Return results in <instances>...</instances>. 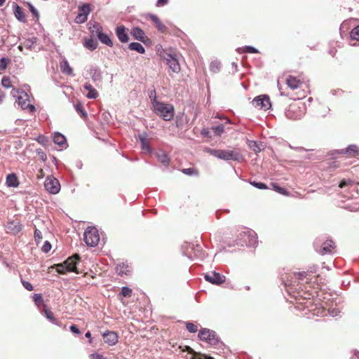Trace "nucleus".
I'll list each match as a JSON object with an SVG mask.
<instances>
[{"label": "nucleus", "instance_id": "a18cd8bd", "mask_svg": "<svg viewBox=\"0 0 359 359\" xmlns=\"http://www.w3.org/2000/svg\"><path fill=\"white\" fill-rule=\"evenodd\" d=\"M42 233L39 229H36L34 231V239L36 243H39L42 240Z\"/></svg>", "mask_w": 359, "mask_h": 359}, {"label": "nucleus", "instance_id": "39448f33", "mask_svg": "<svg viewBox=\"0 0 359 359\" xmlns=\"http://www.w3.org/2000/svg\"><path fill=\"white\" fill-rule=\"evenodd\" d=\"M200 340L206 342L211 346H216L219 342V339L215 331L208 328H203L199 331Z\"/></svg>", "mask_w": 359, "mask_h": 359}, {"label": "nucleus", "instance_id": "3c124183", "mask_svg": "<svg viewBox=\"0 0 359 359\" xmlns=\"http://www.w3.org/2000/svg\"><path fill=\"white\" fill-rule=\"evenodd\" d=\"M244 52L250 53H258V50L254 47L245 46L244 48Z\"/></svg>", "mask_w": 359, "mask_h": 359}, {"label": "nucleus", "instance_id": "c756f323", "mask_svg": "<svg viewBox=\"0 0 359 359\" xmlns=\"http://www.w3.org/2000/svg\"><path fill=\"white\" fill-rule=\"evenodd\" d=\"M158 160L165 166H168L170 163V158L168 156L164 153L161 152L158 154L157 155Z\"/></svg>", "mask_w": 359, "mask_h": 359}, {"label": "nucleus", "instance_id": "5701e85b", "mask_svg": "<svg viewBox=\"0 0 359 359\" xmlns=\"http://www.w3.org/2000/svg\"><path fill=\"white\" fill-rule=\"evenodd\" d=\"M6 184L8 187H17L19 185L18 177L15 173H11L6 177Z\"/></svg>", "mask_w": 359, "mask_h": 359}, {"label": "nucleus", "instance_id": "f3484780", "mask_svg": "<svg viewBox=\"0 0 359 359\" xmlns=\"http://www.w3.org/2000/svg\"><path fill=\"white\" fill-rule=\"evenodd\" d=\"M138 138L140 141L142 151L149 154L151 153L152 149L149 146V140L147 138V135L146 133L139 135Z\"/></svg>", "mask_w": 359, "mask_h": 359}, {"label": "nucleus", "instance_id": "5fc2aeb1", "mask_svg": "<svg viewBox=\"0 0 359 359\" xmlns=\"http://www.w3.org/2000/svg\"><path fill=\"white\" fill-rule=\"evenodd\" d=\"M306 276H307V273L305 271L299 272V273H295V276L298 279H303L304 278H306Z\"/></svg>", "mask_w": 359, "mask_h": 359}, {"label": "nucleus", "instance_id": "ddd939ff", "mask_svg": "<svg viewBox=\"0 0 359 359\" xmlns=\"http://www.w3.org/2000/svg\"><path fill=\"white\" fill-rule=\"evenodd\" d=\"M165 60H166V63L170 67V69L174 73H179L180 72V65L178 62V60L175 56L170 54H167L166 57H165Z\"/></svg>", "mask_w": 359, "mask_h": 359}, {"label": "nucleus", "instance_id": "e433bc0d", "mask_svg": "<svg viewBox=\"0 0 359 359\" xmlns=\"http://www.w3.org/2000/svg\"><path fill=\"white\" fill-rule=\"evenodd\" d=\"M350 36L352 39L359 41V25L351 30Z\"/></svg>", "mask_w": 359, "mask_h": 359}, {"label": "nucleus", "instance_id": "f8f14e48", "mask_svg": "<svg viewBox=\"0 0 359 359\" xmlns=\"http://www.w3.org/2000/svg\"><path fill=\"white\" fill-rule=\"evenodd\" d=\"M22 224L18 219H14L8 222L6 226L7 233L17 234L22 230Z\"/></svg>", "mask_w": 359, "mask_h": 359}, {"label": "nucleus", "instance_id": "0eeeda50", "mask_svg": "<svg viewBox=\"0 0 359 359\" xmlns=\"http://www.w3.org/2000/svg\"><path fill=\"white\" fill-rule=\"evenodd\" d=\"M286 116L290 119L297 120L300 118L303 112L301 107L295 103L290 104L285 111Z\"/></svg>", "mask_w": 359, "mask_h": 359}, {"label": "nucleus", "instance_id": "473e14b6", "mask_svg": "<svg viewBox=\"0 0 359 359\" xmlns=\"http://www.w3.org/2000/svg\"><path fill=\"white\" fill-rule=\"evenodd\" d=\"M182 172L187 175H198V170L194 168H184Z\"/></svg>", "mask_w": 359, "mask_h": 359}, {"label": "nucleus", "instance_id": "ea45409f", "mask_svg": "<svg viewBox=\"0 0 359 359\" xmlns=\"http://www.w3.org/2000/svg\"><path fill=\"white\" fill-rule=\"evenodd\" d=\"M36 153L38 155V156L41 161H42L43 162L46 161V160H47L46 154L41 149H37L36 150Z\"/></svg>", "mask_w": 359, "mask_h": 359}, {"label": "nucleus", "instance_id": "69168bd1", "mask_svg": "<svg viewBox=\"0 0 359 359\" xmlns=\"http://www.w3.org/2000/svg\"><path fill=\"white\" fill-rule=\"evenodd\" d=\"M97 45V41H94L93 39H91V50L95 49Z\"/></svg>", "mask_w": 359, "mask_h": 359}, {"label": "nucleus", "instance_id": "58836bf2", "mask_svg": "<svg viewBox=\"0 0 359 359\" xmlns=\"http://www.w3.org/2000/svg\"><path fill=\"white\" fill-rule=\"evenodd\" d=\"M353 181H352L351 180L344 179L340 182V183L339 184V187L341 189H343L344 187L353 186Z\"/></svg>", "mask_w": 359, "mask_h": 359}, {"label": "nucleus", "instance_id": "e2e57ef3", "mask_svg": "<svg viewBox=\"0 0 359 359\" xmlns=\"http://www.w3.org/2000/svg\"><path fill=\"white\" fill-rule=\"evenodd\" d=\"M97 97H98L97 91L95 88H91V99L97 98Z\"/></svg>", "mask_w": 359, "mask_h": 359}, {"label": "nucleus", "instance_id": "0e129e2a", "mask_svg": "<svg viewBox=\"0 0 359 359\" xmlns=\"http://www.w3.org/2000/svg\"><path fill=\"white\" fill-rule=\"evenodd\" d=\"M312 300L309 299V300H307L305 303H304V309H306V308H309L310 305L312 304Z\"/></svg>", "mask_w": 359, "mask_h": 359}, {"label": "nucleus", "instance_id": "603ef678", "mask_svg": "<svg viewBox=\"0 0 359 359\" xmlns=\"http://www.w3.org/2000/svg\"><path fill=\"white\" fill-rule=\"evenodd\" d=\"M34 300L36 304H39L43 302V298L40 294H34Z\"/></svg>", "mask_w": 359, "mask_h": 359}, {"label": "nucleus", "instance_id": "2eb2a0df", "mask_svg": "<svg viewBox=\"0 0 359 359\" xmlns=\"http://www.w3.org/2000/svg\"><path fill=\"white\" fill-rule=\"evenodd\" d=\"M335 244L332 240H327L325 241L319 250V252L321 255H325L327 253H332L335 250Z\"/></svg>", "mask_w": 359, "mask_h": 359}, {"label": "nucleus", "instance_id": "bb28decb", "mask_svg": "<svg viewBox=\"0 0 359 359\" xmlns=\"http://www.w3.org/2000/svg\"><path fill=\"white\" fill-rule=\"evenodd\" d=\"M128 48H129V49H130L132 50H135L137 53H140L142 54L144 53V52H145V49L142 46V45L137 42H133V43H130L128 46Z\"/></svg>", "mask_w": 359, "mask_h": 359}, {"label": "nucleus", "instance_id": "6e6d98bb", "mask_svg": "<svg viewBox=\"0 0 359 359\" xmlns=\"http://www.w3.org/2000/svg\"><path fill=\"white\" fill-rule=\"evenodd\" d=\"M201 134L203 136V137H210V133L209 131V130L208 128H203L201 132Z\"/></svg>", "mask_w": 359, "mask_h": 359}, {"label": "nucleus", "instance_id": "cd10ccee", "mask_svg": "<svg viewBox=\"0 0 359 359\" xmlns=\"http://www.w3.org/2000/svg\"><path fill=\"white\" fill-rule=\"evenodd\" d=\"M60 69L65 74L70 75L72 74V69L66 60L60 63Z\"/></svg>", "mask_w": 359, "mask_h": 359}, {"label": "nucleus", "instance_id": "9b49d317", "mask_svg": "<svg viewBox=\"0 0 359 359\" xmlns=\"http://www.w3.org/2000/svg\"><path fill=\"white\" fill-rule=\"evenodd\" d=\"M103 341L108 346H114L118 341V334L114 331H106L102 334Z\"/></svg>", "mask_w": 359, "mask_h": 359}, {"label": "nucleus", "instance_id": "2f4dec72", "mask_svg": "<svg viewBox=\"0 0 359 359\" xmlns=\"http://www.w3.org/2000/svg\"><path fill=\"white\" fill-rule=\"evenodd\" d=\"M44 313L46 317L53 323L58 325V320L55 318L54 313L49 309H45Z\"/></svg>", "mask_w": 359, "mask_h": 359}, {"label": "nucleus", "instance_id": "052dcab7", "mask_svg": "<svg viewBox=\"0 0 359 359\" xmlns=\"http://www.w3.org/2000/svg\"><path fill=\"white\" fill-rule=\"evenodd\" d=\"M43 177H44L43 170L42 168H40L38 170V172L36 174V177H37L38 180H40V179H42Z\"/></svg>", "mask_w": 359, "mask_h": 359}, {"label": "nucleus", "instance_id": "20e7f679", "mask_svg": "<svg viewBox=\"0 0 359 359\" xmlns=\"http://www.w3.org/2000/svg\"><path fill=\"white\" fill-rule=\"evenodd\" d=\"M12 93L17 97V102L23 109H29L30 112L35 111L34 105L30 104L28 94L24 90L13 89Z\"/></svg>", "mask_w": 359, "mask_h": 359}, {"label": "nucleus", "instance_id": "aec40b11", "mask_svg": "<svg viewBox=\"0 0 359 359\" xmlns=\"http://www.w3.org/2000/svg\"><path fill=\"white\" fill-rule=\"evenodd\" d=\"M131 34L135 39L142 42H145L146 39H147L144 31L138 27L133 28L131 31Z\"/></svg>", "mask_w": 359, "mask_h": 359}, {"label": "nucleus", "instance_id": "4d7b16f0", "mask_svg": "<svg viewBox=\"0 0 359 359\" xmlns=\"http://www.w3.org/2000/svg\"><path fill=\"white\" fill-rule=\"evenodd\" d=\"M88 233H90V227H88L85 232H84V241L86 242V243L87 244L88 246L90 245V243L88 242V237H87V234Z\"/></svg>", "mask_w": 359, "mask_h": 359}, {"label": "nucleus", "instance_id": "9d476101", "mask_svg": "<svg viewBox=\"0 0 359 359\" xmlns=\"http://www.w3.org/2000/svg\"><path fill=\"white\" fill-rule=\"evenodd\" d=\"M78 11V15L75 18V22L79 24L83 23L87 20L88 15L90 13V4H86L82 6L79 7Z\"/></svg>", "mask_w": 359, "mask_h": 359}, {"label": "nucleus", "instance_id": "7ed1b4c3", "mask_svg": "<svg viewBox=\"0 0 359 359\" xmlns=\"http://www.w3.org/2000/svg\"><path fill=\"white\" fill-rule=\"evenodd\" d=\"M210 154L225 161L233 160L240 161L243 156L235 150L209 149Z\"/></svg>", "mask_w": 359, "mask_h": 359}, {"label": "nucleus", "instance_id": "f704fd0d", "mask_svg": "<svg viewBox=\"0 0 359 359\" xmlns=\"http://www.w3.org/2000/svg\"><path fill=\"white\" fill-rule=\"evenodd\" d=\"M271 185H272L273 189L275 191H276L277 192H278L279 194H281L285 196L289 195V192L285 189L279 187L278 184H276L275 183H272Z\"/></svg>", "mask_w": 359, "mask_h": 359}, {"label": "nucleus", "instance_id": "dca6fc26", "mask_svg": "<svg viewBox=\"0 0 359 359\" xmlns=\"http://www.w3.org/2000/svg\"><path fill=\"white\" fill-rule=\"evenodd\" d=\"M116 34L119 41L122 43H127L129 40L126 28L123 25L118 26L116 28Z\"/></svg>", "mask_w": 359, "mask_h": 359}, {"label": "nucleus", "instance_id": "13d9d810", "mask_svg": "<svg viewBox=\"0 0 359 359\" xmlns=\"http://www.w3.org/2000/svg\"><path fill=\"white\" fill-rule=\"evenodd\" d=\"M7 67V60L6 58H2L0 60V67L3 69H6Z\"/></svg>", "mask_w": 359, "mask_h": 359}, {"label": "nucleus", "instance_id": "680f3d73", "mask_svg": "<svg viewBox=\"0 0 359 359\" xmlns=\"http://www.w3.org/2000/svg\"><path fill=\"white\" fill-rule=\"evenodd\" d=\"M70 330L73 332V333H75V334H79L80 333V331L79 330V328L74 325H72L70 326Z\"/></svg>", "mask_w": 359, "mask_h": 359}, {"label": "nucleus", "instance_id": "6e6552de", "mask_svg": "<svg viewBox=\"0 0 359 359\" xmlns=\"http://www.w3.org/2000/svg\"><path fill=\"white\" fill-rule=\"evenodd\" d=\"M304 80L292 75L287 76L285 83L292 90L301 89L304 85Z\"/></svg>", "mask_w": 359, "mask_h": 359}, {"label": "nucleus", "instance_id": "a211bd4d", "mask_svg": "<svg viewBox=\"0 0 359 359\" xmlns=\"http://www.w3.org/2000/svg\"><path fill=\"white\" fill-rule=\"evenodd\" d=\"M96 32L97 38L102 43L109 47L113 46L112 40L107 34L102 32V29H100L99 28L97 29Z\"/></svg>", "mask_w": 359, "mask_h": 359}, {"label": "nucleus", "instance_id": "bf43d9fd", "mask_svg": "<svg viewBox=\"0 0 359 359\" xmlns=\"http://www.w3.org/2000/svg\"><path fill=\"white\" fill-rule=\"evenodd\" d=\"M168 3V0H158L156 3V6L161 7L166 5Z\"/></svg>", "mask_w": 359, "mask_h": 359}, {"label": "nucleus", "instance_id": "a878e982", "mask_svg": "<svg viewBox=\"0 0 359 359\" xmlns=\"http://www.w3.org/2000/svg\"><path fill=\"white\" fill-rule=\"evenodd\" d=\"M349 157H354L359 154V150L356 145H349L344 152Z\"/></svg>", "mask_w": 359, "mask_h": 359}, {"label": "nucleus", "instance_id": "de8ad7c7", "mask_svg": "<svg viewBox=\"0 0 359 359\" xmlns=\"http://www.w3.org/2000/svg\"><path fill=\"white\" fill-rule=\"evenodd\" d=\"M42 251L45 253L48 252L51 249V245L48 241H46L42 246Z\"/></svg>", "mask_w": 359, "mask_h": 359}, {"label": "nucleus", "instance_id": "423d86ee", "mask_svg": "<svg viewBox=\"0 0 359 359\" xmlns=\"http://www.w3.org/2000/svg\"><path fill=\"white\" fill-rule=\"evenodd\" d=\"M45 189L52 194H57L60 190L59 181L53 176H48L44 182Z\"/></svg>", "mask_w": 359, "mask_h": 359}, {"label": "nucleus", "instance_id": "79ce46f5", "mask_svg": "<svg viewBox=\"0 0 359 359\" xmlns=\"http://www.w3.org/2000/svg\"><path fill=\"white\" fill-rule=\"evenodd\" d=\"M121 294L123 297H130L132 294V290L128 287H123L121 289Z\"/></svg>", "mask_w": 359, "mask_h": 359}, {"label": "nucleus", "instance_id": "393cba45", "mask_svg": "<svg viewBox=\"0 0 359 359\" xmlns=\"http://www.w3.org/2000/svg\"><path fill=\"white\" fill-rule=\"evenodd\" d=\"M14 14H15V18L18 20L23 22H25L26 21V16L24 14L22 8L20 6H19L18 4L15 5Z\"/></svg>", "mask_w": 359, "mask_h": 359}, {"label": "nucleus", "instance_id": "8fccbe9b", "mask_svg": "<svg viewBox=\"0 0 359 359\" xmlns=\"http://www.w3.org/2000/svg\"><path fill=\"white\" fill-rule=\"evenodd\" d=\"M27 6L29 8V11L32 12V13L33 14V15L36 18H38L39 17V13L37 11V10L29 3L27 4Z\"/></svg>", "mask_w": 359, "mask_h": 359}, {"label": "nucleus", "instance_id": "c85d7f7f", "mask_svg": "<svg viewBox=\"0 0 359 359\" xmlns=\"http://www.w3.org/2000/svg\"><path fill=\"white\" fill-rule=\"evenodd\" d=\"M53 141L56 144L62 146L65 143L66 138L63 135L56 133L54 134Z\"/></svg>", "mask_w": 359, "mask_h": 359}, {"label": "nucleus", "instance_id": "7c9ffc66", "mask_svg": "<svg viewBox=\"0 0 359 359\" xmlns=\"http://www.w3.org/2000/svg\"><path fill=\"white\" fill-rule=\"evenodd\" d=\"M74 107H75L76 111L81 115V116L82 118H87L88 114L85 111L84 107L81 103L78 102L77 103H76L74 104Z\"/></svg>", "mask_w": 359, "mask_h": 359}, {"label": "nucleus", "instance_id": "b1692460", "mask_svg": "<svg viewBox=\"0 0 359 359\" xmlns=\"http://www.w3.org/2000/svg\"><path fill=\"white\" fill-rule=\"evenodd\" d=\"M187 351L189 353L192 354L191 359H213L211 357H208L205 355H201L194 352L189 346H185L182 351Z\"/></svg>", "mask_w": 359, "mask_h": 359}, {"label": "nucleus", "instance_id": "49530a36", "mask_svg": "<svg viewBox=\"0 0 359 359\" xmlns=\"http://www.w3.org/2000/svg\"><path fill=\"white\" fill-rule=\"evenodd\" d=\"M220 69V66H219V64H218L217 62H212L211 64H210V69L212 72H217Z\"/></svg>", "mask_w": 359, "mask_h": 359}, {"label": "nucleus", "instance_id": "864d4df0", "mask_svg": "<svg viewBox=\"0 0 359 359\" xmlns=\"http://www.w3.org/2000/svg\"><path fill=\"white\" fill-rule=\"evenodd\" d=\"M91 358L92 359H108L107 358L104 357L103 355L99 354V353L91 354Z\"/></svg>", "mask_w": 359, "mask_h": 359}, {"label": "nucleus", "instance_id": "c9c22d12", "mask_svg": "<svg viewBox=\"0 0 359 359\" xmlns=\"http://www.w3.org/2000/svg\"><path fill=\"white\" fill-rule=\"evenodd\" d=\"M1 84L6 88L12 87V82L9 76H4L1 79Z\"/></svg>", "mask_w": 359, "mask_h": 359}, {"label": "nucleus", "instance_id": "09e8293b", "mask_svg": "<svg viewBox=\"0 0 359 359\" xmlns=\"http://www.w3.org/2000/svg\"><path fill=\"white\" fill-rule=\"evenodd\" d=\"M22 284L25 287V288L26 290H27L28 291H32L33 290V286H32V285L29 282L22 280Z\"/></svg>", "mask_w": 359, "mask_h": 359}, {"label": "nucleus", "instance_id": "774afa93", "mask_svg": "<svg viewBox=\"0 0 359 359\" xmlns=\"http://www.w3.org/2000/svg\"><path fill=\"white\" fill-rule=\"evenodd\" d=\"M4 95V93L0 89V102H2Z\"/></svg>", "mask_w": 359, "mask_h": 359}, {"label": "nucleus", "instance_id": "1a4fd4ad", "mask_svg": "<svg viewBox=\"0 0 359 359\" xmlns=\"http://www.w3.org/2000/svg\"><path fill=\"white\" fill-rule=\"evenodd\" d=\"M252 104L255 107H257L259 109H264L265 111L269 109L271 106L270 99L266 95H261L255 97L252 100Z\"/></svg>", "mask_w": 359, "mask_h": 359}, {"label": "nucleus", "instance_id": "72a5a7b5", "mask_svg": "<svg viewBox=\"0 0 359 359\" xmlns=\"http://www.w3.org/2000/svg\"><path fill=\"white\" fill-rule=\"evenodd\" d=\"M212 130L214 132V133L217 136H220L224 132V128L222 124L213 126L212 128Z\"/></svg>", "mask_w": 359, "mask_h": 359}, {"label": "nucleus", "instance_id": "f257e3e1", "mask_svg": "<svg viewBox=\"0 0 359 359\" xmlns=\"http://www.w3.org/2000/svg\"><path fill=\"white\" fill-rule=\"evenodd\" d=\"M154 112L161 116L165 121H170L175 114L174 107L172 104L161 102L156 100V96L153 100Z\"/></svg>", "mask_w": 359, "mask_h": 359}, {"label": "nucleus", "instance_id": "f03ea898", "mask_svg": "<svg viewBox=\"0 0 359 359\" xmlns=\"http://www.w3.org/2000/svg\"><path fill=\"white\" fill-rule=\"evenodd\" d=\"M79 260V255L78 254H74L72 257H69L62 264H57L56 271L61 274H64L67 272L70 271L79 273V271H77L76 264Z\"/></svg>", "mask_w": 359, "mask_h": 359}, {"label": "nucleus", "instance_id": "4c0bfd02", "mask_svg": "<svg viewBox=\"0 0 359 359\" xmlns=\"http://www.w3.org/2000/svg\"><path fill=\"white\" fill-rule=\"evenodd\" d=\"M186 328L191 333H195L198 331V325L193 323H186Z\"/></svg>", "mask_w": 359, "mask_h": 359}, {"label": "nucleus", "instance_id": "4468645a", "mask_svg": "<svg viewBox=\"0 0 359 359\" xmlns=\"http://www.w3.org/2000/svg\"><path fill=\"white\" fill-rule=\"evenodd\" d=\"M205 279L212 284L220 285L225 281V276L213 271L205 274Z\"/></svg>", "mask_w": 359, "mask_h": 359}, {"label": "nucleus", "instance_id": "338daca9", "mask_svg": "<svg viewBox=\"0 0 359 359\" xmlns=\"http://www.w3.org/2000/svg\"><path fill=\"white\" fill-rule=\"evenodd\" d=\"M84 46L87 48L90 49V39H85Z\"/></svg>", "mask_w": 359, "mask_h": 359}, {"label": "nucleus", "instance_id": "c03bdc74", "mask_svg": "<svg viewBox=\"0 0 359 359\" xmlns=\"http://www.w3.org/2000/svg\"><path fill=\"white\" fill-rule=\"evenodd\" d=\"M249 147L255 152H259L261 151V149L259 147L258 144L255 141L250 142V143L249 144Z\"/></svg>", "mask_w": 359, "mask_h": 359}, {"label": "nucleus", "instance_id": "6ab92c4d", "mask_svg": "<svg viewBox=\"0 0 359 359\" xmlns=\"http://www.w3.org/2000/svg\"><path fill=\"white\" fill-rule=\"evenodd\" d=\"M116 272L121 276L128 275L130 273V266L124 262L119 263L116 266Z\"/></svg>", "mask_w": 359, "mask_h": 359}, {"label": "nucleus", "instance_id": "4be33fe9", "mask_svg": "<svg viewBox=\"0 0 359 359\" xmlns=\"http://www.w3.org/2000/svg\"><path fill=\"white\" fill-rule=\"evenodd\" d=\"M149 18L154 23L159 32L163 33L166 31V27L161 22L160 19L156 15L151 14L149 15Z\"/></svg>", "mask_w": 359, "mask_h": 359}, {"label": "nucleus", "instance_id": "a19ab883", "mask_svg": "<svg viewBox=\"0 0 359 359\" xmlns=\"http://www.w3.org/2000/svg\"><path fill=\"white\" fill-rule=\"evenodd\" d=\"M291 96H292L294 100H299L306 97V92L304 90H299L296 92L294 95H291Z\"/></svg>", "mask_w": 359, "mask_h": 359}, {"label": "nucleus", "instance_id": "37998d69", "mask_svg": "<svg viewBox=\"0 0 359 359\" xmlns=\"http://www.w3.org/2000/svg\"><path fill=\"white\" fill-rule=\"evenodd\" d=\"M250 184L254 186L255 187L259 189H266L268 187L266 184L262 182H251Z\"/></svg>", "mask_w": 359, "mask_h": 359}, {"label": "nucleus", "instance_id": "412c9836", "mask_svg": "<svg viewBox=\"0 0 359 359\" xmlns=\"http://www.w3.org/2000/svg\"><path fill=\"white\" fill-rule=\"evenodd\" d=\"M100 241V235L98 229L91 226V248L97 245Z\"/></svg>", "mask_w": 359, "mask_h": 359}]
</instances>
